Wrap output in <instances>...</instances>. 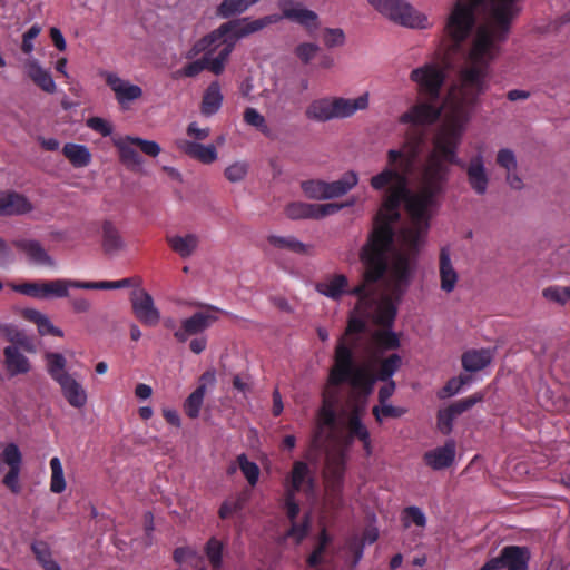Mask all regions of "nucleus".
I'll list each match as a JSON object with an SVG mask.
<instances>
[{
	"mask_svg": "<svg viewBox=\"0 0 570 570\" xmlns=\"http://www.w3.org/2000/svg\"><path fill=\"white\" fill-rule=\"evenodd\" d=\"M373 340L380 352L392 351L400 347V338L391 328H382L373 333Z\"/></svg>",
	"mask_w": 570,
	"mask_h": 570,
	"instance_id": "41",
	"label": "nucleus"
},
{
	"mask_svg": "<svg viewBox=\"0 0 570 570\" xmlns=\"http://www.w3.org/2000/svg\"><path fill=\"white\" fill-rule=\"evenodd\" d=\"M247 494L240 493L235 499L224 501L218 510L219 518L226 520L232 517V514L242 511L247 502Z\"/></svg>",
	"mask_w": 570,
	"mask_h": 570,
	"instance_id": "51",
	"label": "nucleus"
},
{
	"mask_svg": "<svg viewBox=\"0 0 570 570\" xmlns=\"http://www.w3.org/2000/svg\"><path fill=\"white\" fill-rule=\"evenodd\" d=\"M232 51V42L225 46H218V41H216L214 45H210V47L202 50L205 55L200 59L187 63L183 69V73L186 77H195L207 69L218 76L224 71L225 63ZM198 53H200V51Z\"/></svg>",
	"mask_w": 570,
	"mask_h": 570,
	"instance_id": "10",
	"label": "nucleus"
},
{
	"mask_svg": "<svg viewBox=\"0 0 570 570\" xmlns=\"http://www.w3.org/2000/svg\"><path fill=\"white\" fill-rule=\"evenodd\" d=\"M309 530V517L306 514L302 522H291V527L285 533L286 538H293L297 543H301L307 535Z\"/></svg>",
	"mask_w": 570,
	"mask_h": 570,
	"instance_id": "57",
	"label": "nucleus"
},
{
	"mask_svg": "<svg viewBox=\"0 0 570 570\" xmlns=\"http://www.w3.org/2000/svg\"><path fill=\"white\" fill-rule=\"evenodd\" d=\"M348 285L347 277L343 274H336L333 277L316 284V291L332 299H340L346 292Z\"/></svg>",
	"mask_w": 570,
	"mask_h": 570,
	"instance_id": "36",
	"label": "nucleus"
},
{
	"mask_svg": "<svg viewBox=\"0 0 570 570\" xmlns=\"http://www.w3.org/2000/svg\"><path fill=\"white\" fill-rule=\"evenodd\" d=\"M542 296L550 302L563 306L570 301V287L548 286L542 291Z\"/></svg>",
	"mask_w": 570,
	"mask_h": 570,
	"instance_id": "54",
	"label": "nucleus"
},
{
	"mask_svg": "<svg viewBox=\"0 0 570 570\" xmlns=\"http://www.w3.org/2000/svg\"><path fill=\"white\" fill-rule=\"evenodd\" d=\"M470 382L469 376L460 375L450 379L445 385L438 392V397L444 400L458 394L461 389Z\"/></svg>",
	"mask_w": 570,
	"mask_h": 570,
	"instance_id": "53",
	"label": "nucleus"
},
{
	"mask_svg": "<svg viewBox=\"0 0 570 570\" xmlns=\"http://www.w3.org/2000/svg\"><path fill=\"white\" fill-rule=\"evenodd\" d=\"M281 18L278 14H271L253 21H228L198 40L194 45L191 52L198 55L199 51L205 50L216 41H218V46L232 42L234 48L238 39L259 31L268 24L276 23Z\"/></svg>",
	"mask_w": 570,
	"mask_h": 570,
	"instance_id": "4",
	"label": "nucleus"
},
{
	"mask_svg": "<svg viewBox=\"0 0 570 570\" xmlns=\"http://www.w3.org/2000/svg\"><path fill=\"white\" fill-rule=\"evenodd\" d=\"M403 522L405 527H409L410 522H412L417 527L424 528L426 525V517L420 508L407 507L403 510Z\"/></svg>",
	"mask_w": 570,
	"mask_h": 570,
	"instance_id": "59",
	"label": "nucleus"
},
{
	"mask_svg": "<svg viewBox=\"0 0 570 570\" xmlns=\"http://www.w3.org/2000/svg\"><path fill=\"white\" fill-rule=\"evenodd\" d=\"M51 479L50 491L53 493H61L66 490V480L61 461L58 456L50 460Z\"/></svg>",
	"mask_w": 570,
	"mask_h": 570,
	"instance_id": "48",
	"label": "nucleus"
},
{
	"mask_svg": "<svg viewBox=\"0 0 570 570\" xmlns=\"http://www.w3.org/2000/svg\"><path fill=\"white\" fill-rule=\"evenodd\" d=\"M33 209L29 199L17 191L0 193V216H18Z\"/></svg>",
	"mask_w": 570,
	"mask_h": 570,
	"instance_id": "23",
	"label": "nucleus"
},
{
	"mask_svg": "<svg viewBox=\"0 0 570 570\" xmlns=\"http://www.w3.org/2000/svg\"><path fill=\"white\" fill-rule=\"evenodd\" d=\"M278 8L283 18L297 22L305 28L316 29L318 27V16L314 11L303 8L301 3H295L294 0H279Z\"/></svg>",
	"mask_w": 570,
	"mask_h": 570,
	"instance_id": "20",
	"label": "nucleus"
},
{
	"mask_svg": "<svg viewBox=\"0 0 570 570\" xmlns=\"http://www.w3.org/2000/svg\"><path fill=\"white\" fill-rule=\"evenodd\" d=\"M353 205V202L337 204H308L303 202H294L286 206L285 214L291 219H321L326 216L336 214L345 206Z\"/></svg>",
	"mask_w": 570,
	"mask_h": 570,
	"instance_id": "16",
	"label": "nucleus"
},
{
	"mask_svg": "<svg viewBox=\"0 0 570 570\" xmlns=\"http://www.w3.org/2000/svg\"><path fill=\"white\" fill-rule=\"evenodd\" d=\"M304 194L312 199H325V181L320 179H309L301 184Z\"/></svg>",
	"mask_w": 570,
	"mask_h": 570,
	"instance_id": "56",
	"label": "nucleus"
},
{
	"mask_svg": "<svg viewBox=\"0 0 570 570\" xmlns=\"http://www.w3.org/2000/svg\"><path fill=\"white\" fill-rule=\"evenodd\" d=\"M410 80L416 83L420 95L430 101H435L440 97L445 72L436 63H425L411 71Z\"/></svg>",
	"mask_w": 570,
	"mask_h": 570,
	"instance_id": "11",
	"label": "nucleus"
},
{
	"mask_svg": "<svg viewBox=\"0 0 570 570\" xmlns=\"http://www.w3.org/2000/svg\"><path fill=\"white\" fill-rule=\"evenodd\" d=\"M399 302L400 299H396L392 294L383 295L380 299L375 298L371 311V313L373 312L374 323L384 328H392L397 314Z\"/></svg>",
	"mask_w": 570,
	"mask_h": 570,
	"instance_id": "22",
	"label": "nucleus"
},
{
	"mask_svg": "<svg viewBox=\"0 0 570 570\" xmlns=\"http://www.w3.org/2000/svg\"><path fill=\"white\" fill-rule=\"evenodd\" d=\"M455 417L456 415L451 411L450 406L439 410L436 425L442 434L448 435L451 433Z\"/></svg>",
	"mask_w": 570,
	"mask_h": 570,
	"instance_id": "58",
	"label": "nucleus"
},
{
	"mask_svg": "<svg viewBox=\"0 0 570 570\" xmlns=\"http://www.w3.org/2000/svg\"><path fill=\"white\" fill-rule=\"evenodd\" d=\"M305 116L309 120L324 122L333 117L332 101L328 98L313 100L305 110Z\"/></svg>",
	"mask_w": 570,
	"mask_h": 570,
	"instance_id": "39",
	"label": "nucleus"
},
{
	"mask_svg": "<svg viewBox=\"0 0 570 570\" xmlns=\"http://www.w3.org/2000/svg\"><path fill=\"white\" fill-rule=\"evenodd\" d=\"M46 368L49 376L59 385L60 391L68 402L75 409H81L87 403V392L85 387L67 371L66 357L56 352H48L45 355Z\"/></svg>",
	"mask_w": 570,
	"mask_h": 570,
	"instance_id": "5",
	"label": "nucleus"
},
{
	"mask_svg": "<svg viewBox=\"0 0 570 570\" xmlns=\"http://www.w3.org/2000/svg\"><path fill=\"white\" fill-rule=\"evenodd\" d=\"M259 0H224L218 7V13L228 18L236 13L244 12L249 6L258 2Z\"/></svg>",
	"mask_w": 570,
	"mask_h": 570,
	"instance_id": "49",
	"label": "nucleus"
},
{
	"mask_svg": "<svg viewBox=\"0 0 570 570\" xmlns=\"http://www.w3.org/2000/svg\"><path fill=\"white\" fill-rule=\"evenodd\" d=\"M3 461L9 465V469L20 470L21 452L14 443H9L3 450Z\"/></svg>",
	"mask_w": 570,
	"mask_h": 570,
	"instance_id": "64",
	"label": "nucleus"
},
{
	"mask_svg": "<svg viewBox=\"0 0 570 570\" xmlns=\"http://www.w3.org/2000/svg\"><path fill=\"white\" fill-rule=\"evenodd\" d=\"M268 243L276 247V248H284V249H288L293 253H297V254H305L307 252V246L299 242L298 239H296L295 237H283V236H275V235H271L268 236L267 238Z\"/></svg>",
	"mask_w": 570,
	"mask_h": 570,
	"instance_id": "46",
	"label": "nucleus"
},
{
	"mask_svg": "<svg viewBox=\"0 0 570 570\" xmlns=\"http://www.w3.org/2000/svg\"><path fill=\"white\" fill-rule=\"evenodd\" d=\"M530 552L527 547L507 546L480 570H528Z\"/></svg>",
	"mask_w": 570,
	"mask_h": 570,
	"instance_id": "15",
	"label": "nucleus"
},
{
	"mask_svg": "<svg viewBox=\"0 0 570 570\" xmlns=\"http://www.w3.org/2000/svg\"><path fill=\"white\" fill-rule=\"evenodd\" d=\"M166 242L170 249L181 258L190 257L199 246V237L196 234L166 236Z\"/></svg>",
	"mask_w": 570,
	"mask_h": 570,
	"instance_id": "31",
	"label": "nucleus"
},
{
	"mask_svg": "<svg viewBox=\"0 0 570 570\" xmlns=\"http://www.w3.org/2000/svg\"><path fill=\"white\" fill-rule=\"evenodd\" d=\"M206 385L200 384L184 402V411L190 419H197L204 402Z\"/></svg>",
	"mask_w": 570,
	"mask_h": 570,
	"instance_id": "42",
	"label": "nucleus"
},
{
	"mask_svg": "<svg viewBox=\"0 0 570 570\" xmlns=\"http://www.w3.org/2000/svg\"><path fill=\"white\" fill-rule=\"evenodd\" d=\"M364 547H365L364 541H362L360 539V537L356 534L351 535L346 540L345 548H346L347 552L352 556V560L350 563L351 568H355L362 560L363 553H364Z\"/></svg>",
	"mask_w": 570,
	"mask_h": 570,
	"instance_id": "55",
	"label": "nucleus"
},
{
	"mask_svg": "<svg viewBox=\"0 0 570 570\" xmlns=\"http://www.w3.org/2000/svg\"><path fill=\"white\" fill-rule=\"evenodd\" d=\"M248 171L246 163L236 161L225 169V177L230 183H238L245 178Z\"/></svg>",
	"mask_w": 570,
	"mask_h": 570,
	"instance_id": "63",
	"label": "nucleus"
},
{
	"mask_svg": "<svg viewBox=\"0 0 570 570\" xmlns=\"http://www.w3.org/2000/svg\"><path fill=\"white\" fill-rule=\"evenodd\" d=\"M345 470L346 455L343 451H335L326 455L323 476L326 494L333 505L342 503Z\"/></svg>",
	"mask_w": 570,
	"mask_h": 570,
	"instance_id": "9",
	"label": "nucleus"
},
{
	"mask_svg": "<svg viewBox=\"0 0 570 570\" xmlns=\"http://www.w3.org/2000/svg\"><path fill=\"white\" fill-rule=\"evenodd\" d=\"M102 249L106 254L112 255L124 248L125 242L119 229L111 220H104L101 225Z\"/></svg>",
	"mask_w": 570,
	"mask_h": 570,
	"instance_id": "34",
	"label": "nucleus"
},
{
	"mask_svg": "<svg viewBox=\"0 0 570 570\" xmlns=\"http://www.w3.org/2000/svg\"><path fill=\"white\" fill-rule=\"evenodd\" d=\"M488 82L479 71L461 69L460 86L449 96V119L434 137L433 149L420 168L416 190L409 189L407 184L423 142L422 135L407 139L400 149H390L387 166L371 178L370 185L374 190L387 188L363 245V256L373 265L376 275L383 269V254L393 249L394 225L401 218L402 203L411 219V226L402 232L404 243L416 248L426 235L439 198L446 191L450 166L462 165L458 157L462 135L479 97L489 88Z\"/></svg>",
	"mask_w": 570,
	"mask_h": 570,
	"instance_id": "1",
	"label": "nucleus"
},
{
	"mask_svg": "<svg viewBox=\"0 0 570 570\" xmlns=\"http://www.w3.org/2000/svg\"><path fill=\"white\" fill-rule=\"evenodd\" d=\"M224 544L216 537H212L204 547V552L214 570H219L223 566Z\"/></svg>",
	"mask_w": 570,
	"mask_h": 570,
	"instance_id": "43",
	"label": "nucleus"
},
{
	"mask_svg": "<svg viewBox=\"0 0 570 570\" xmlns=\"http://www.w3.org/2000/svg\"><path fill=\"white\" fill-rule=\"evenodd\" d=\"M360 315L361 316L352 315L348 318L344 336L340 338V341L344 340L348 345L354 346V348L356 347V345L358 343V337H352L350 340H347L346 337L353 336L355 334H361L366 331V321L363 318L365 316L362 314H360Z\"/></svg>",
	"mask_w": 570,
	"mask_h": 570,
	"instance_id": "45",
	"label": "nucleus"
},
{
	"mask_svg": "<svg viewBox=\"0 0 570 570\" xmlns=\"http://www.w3.org/2000/svg\"><path fill=\"white\" fill-rule=\"evenodd\" d=\"M401 365V356L399 354H391L380 362L377 373L373 375L366 368L356 364L354 346L341 340L335 346L334 365L330 372V381L334 385L350 383L353 387L364 389L370 392L376 380H392V376Z\"/></svg>",
	"mask_w": 570,
	"mask_h": 570,
	"instance_id": "3",
	"label": "nucleus"
},
{
	"mask_svg": "<svg viewBox=\"0 0 570 570\" xmlns=\"http://www.w3.org/2000/svg\"><path fill=\"white\" fill-rule=\"evenodd\" d=\"M389 255L390 252H385L383 254V269L382 273L375 274L373 271V265L367 262L363 256V247L360 250V261L364 267L363 279L362 282L354 286L351 289L346 288L345 294H350L352 296L357 297V303L355 305V311L358 314L364 316H370L373 304L375 303V289L374 285L381 281L387 273L389 268Z\"/></svg>",
	"mask_w": 570,
	"mask_h": 570,
	"instance_id": "6",
	"label": "nucleus"
},
{
	"mask_svg": "<svg viewBox=\"0 0 570 570\" xmlns=\"http://www.w3.org/2000/svg\"><path fill=\"white\" fill-rule=\"evenodd\" d=\"M347 426L351 438H356L360 441H366L367 438L370 436L367 428L362 423L361 419L356 414H353L348 419Z\"/></svg>",
	"mask_w": 570,
	"mask_h": 570,
	"instance_id": "61",
	"label": "nucleus"
},
{
	"mask_svg": "<svg viewBox=\"0 0 570 570\" xmlns=\"http://www.w3.org/2000/svg\"><path fill=\"white\" fill-rule=\"evenodd\" d=\"M223 95L218 81H213L204 92L200 111L204 116L215 115L222 107Z\"/></svg>",
	"mask_w": 570,
	"mask_h": 570,
	"instance_id": "37",
	"label": "nucleus"
},
{
	"mask_svg": "<svg viewBox=\"0 0 570 570\" xmlns=\"http://www.w3.org/2000/svg\"><path fill=\"white\" fill-rule=\"evenodd\" d=\"M4 364L10 376L26 374L30 371L29 360L19 351L17 346L9 345L3 351Z\"/></svg>",
	"mask_w": 570,
	"mask_h": 570,
	"instance_id": "32",
	"label": "nucleus"
},
{
	"mask_svg": "<svg viewBox=\"0 0 570 570\" xmlns=\"http://www.w3.org/2000/svg\"><path fill=\"white\" fill-rule=\"evenodd\" d=\"M62 154L75 168L86 167L91 161V154L83 145L68 142L63 146Z\"/></svg>",
	"mask_w": 570,
	"mask_h": 570,
	"instance_id": "38",
	"label": "nucleus"
},
{
	"mask_svg": "<svg viewBox=\"0 0 570 570\" xmlns=\"http://www.w3.org/2000/svg\"><path fill=\"white\" fill-rule=\"evenodd\" d=\"M115 145L119 151L120 161L131 170H136L142 165V157L134 146L149 157H157L161 150L156 141L131 136H126L124 140H119Z\"/></svg>",
	"mask_w": 570,
	"mask_h": 570,
	"instance_id": "12",
	"label": "nucleus"
},
{
	"mask_svg": "<svg viewBox=\"0 0 570 570\" xmlns=\"http://www.w3.org/2000/svg\"><path fill=\"white\" fill-rule=\"evenodd\" d=\"M12 289L33 298L68 297L69 288L87 289V282L58 278L46 282H24L13 284Z\"/></svg>",
	"mask_w": 570,
	"mask_h": 570,
	"instance_id": "8",
	"label": "nucleus"
},
{
	"mask_svg": "<svg viewBox=\"0 0 570 570\" xmlns=\"http://www.w3.org/2000/svg\"><path fill=\"white\" fill-rule=\"evenodd\" d=\"M218 317L208 312H196L190 317L181 321L180 328L175 331V338L184 343L189 336L198 335L205 332L214 324Z\"/></svg>",
	"mask_w": 570,
	"mask_h": 570,
	"instance_id": "19",
	"label": "nucleus"
},
{
	"mask_svg": "<svg viewBox=\"0 0 570 570\" xmlns=\"http://www.w3.org/2000/svg\"><path fill=\"white\" fill-rule=\"evenodd\" d=\"M333 117L347 118L354 115L357 110H364L368 106V94L361 95L355 99L334 98L331 99Z\"/></svg>",
	"mask_w": 570,
	"mask_h": 570,
	"instance_id": "29",
	"label": "nucleus"
},
{
	"mask_svg": "<svg viewBox=\"0 0 570 570\" xmlns=\"http://www.w3.org/2000/svg\"><path fill=\"white\" fill-rule=\"evenodd\" d=\"M492 352L488 348L469 350L462 354V367L466 372H478L485 368L492 361Z\"/></svg>",
	"mask_w": 570,
	"mask_h": 570,
	"instance_id": "33",
	"label": "nucleus"
},
{
	"mask_svg": "<svg viewBox=\"0 0 570 570\" xmlns=\"http://www.w3.org/2000/svg\"><path fill=\"white\" fill-rule=\"evenodd\" d=\"M99 76L115 95V99L121 110H128L131 104L142 97V89L128 80L120 78L117 73L102 70Z\"/></svg>",
	"mask_w": 570,
	"mask_h": 570,
	"instance_id": "14",
	"label": "nucleus"
},
{
	"mask_svg": "<svg viewBox=\"0 0 570 570\" xmlns=\"http://www.w3.org/2000/svg\"><path fill=\"white\" fill-rule=\"evenodd\" d=\"M139 277H128L119 281L87 282V289H118L140 285Z\"/></svg>",
	"mask_w": 570,
	"mask_h": 570,
	"instance_id": "47",
	"label": "nucleus"
},
{
	"mask_svg": "<svg viewBox=\"0 0 570 570\" xmlns=\"http://www.w3.org/2000/svg\"><path fill=\"white\" fill-rule=\"evenodd\" d=\"M483 400V395L480 393H475L473 395H470L468 397L461 399L459 401H455L454 403L450 404L451 411L454 412L456 416L464 413L465 411L473 407L476 403L481 402Z\"/></svg>",
	"mask_w": 570,
	"mask_h": 570,
	"instance_id": "62",
	"label": "nucleus"
},
{
	"mask_svg": "<svg viewBox=\"0 0 570 570\" xmlns=\"http://www.w3.org/2000/svg\"><path fill=\"white\" fill-rule=\"evenodd\" d=\"M13 246L23 252L28 258L38 265L52 266L53 261L41 246L38 240L35 239H17L13 242Z\"/></svg>",
	"mask_w": 570,
	"mask_h": 570,
	"instance_id": "30",
	"label": "nucleus"
},
{
	"mask_svg": "<svg viewBox=\"0 0 570 570\" xmlns=\"http://www.w3.org/2000/svg\"><path fill=\"white\" fill-rule=\"evenodd\" d=\"M381 14L409 28L426 29L429 19L404 0H367Z\"/></svg>",
	"mask_w": 570,
	"mask_h": 570,
	"instance_id": "7",
	"label": "nucleus"
},
{
	"mask_svg": "<svg viewBox=\"0 0 570 570\" xmlns=\"http://www.w3.org/2000/svg\"><path fill=\"white\" fill-rule=\"evenodd\" d=\"M177 147L187 156L206 165L212 164L217 159V149L214 145L205 146L196 141L183 139L177 141Z\"/></svg>",
	"mask_w": 570,
	"mask_h": 570,
	"instance_id": "27",
	"label": "nucleus"
},
{
	"mask_svg": "<svg viewBox=\"0 0 570 570\" xmlns=\"http://www.w3.org/2000/svg\"><path fill=\"white\" fill-rule=\"evenodd\" d=\"M237 463L249 485L255 487L261 474L259 466L255 462L249 461L244 453L237 456Z\"/></svg>",
	"mask_w": 570,
	"mask_h": 570,
	"instance_id": "50",
	"label": "nucleus"
},
{
	"mask_svg": "<svg viewBox=\"0 0 570 570\" xmlns=\"http://www.w3.org/2000/svg\"><path fill=\"white\" fill-rule=\"evenodd\" d=\"M358 183V177L355 171L345 173L340 179L327 183L325 181V199L341 197L347 194Z\"/></svg>",
	"mask_w": 570,
	"mask_h": 570,
	"instance_id": "35",
	"label": "nucleus"
},
{
	"mask_svg": "<svg viewBox=\"0 0 570 570\" xmlns=\"http://www.w3.org/2000/svg\"><path fill=\"white\" fill-rule=\"evenodd\" d=\"M31 551L45 570H61V567L53 559L52 552L45 541H35L31 544Z\"/></svg>",
	"mask_w": 570,
	"mask_h": 570,
	"instance_id": "40",
	"label": "nucleus"
},
{
	"mask_svg": "<svg viewBox=\"0 0 570 570\" xmlns=\"http://www.w3.org/2000/svg\"><path fill=\"white\" fill-rule=\"evenodd\" d=\"M304 485H307L311 490L314 488L313 473L307 463L303 461H295L293 463L291 473L286 479L285 492L297 494Z\"/></svg>",
	"mask_w": 570,
	"mask_h": 570,
	"instance_id": "25",
	"label": "nucleus"
},
{
	"mask_svg": "<svg viewBox=\"0 0 570 570\" xmlns=\"http://www.w3.org/2000/svg\"><path fill=\"white\" fill-rule=\"evenodd\" d=\"M323 42L327 48L341 47L345 43V33L340 28H325Z\"/></svg>",
	"mask_w": 570,
	"mask_h": 570,
	"instance_id": "60",
	"label": "nucleus"
},
{
	"mask_svg": "<svg viewBox=\"0 0 570 570\" xmlns=\"http://www.w3.org/2000/svg\"><path fill=\"white\" fill-rule=\"evenodd\" d=\"M455 459V442L448 440L443 446H438L424 453L423 460L433 470L449 468Z\"/></svg>",
	"mask_w": 570,
	"mask_h": 570,
	"instance_id": "24",
	"label": "nucleus"
},
{
	"mask_svg": "<svg viewBox=\"0 0 570 570\" xmlns=\"http://www.w3.org/2000/svg\"><path fill=\"white\" fill-rule=\"evenodd\" d=\"M132 312L136 318L147 326H155L160 320V313L154 304L151 295L145 289H134L130 294Z\"/></svg>",
	"mask_w": 570,
	"mask_h": 570,
	"instance_id": "17",
	"label": "nucleus"
},
{
	"mask_svg": "<svg viewBox=\"0 0 570 570\" xmlns=\"http://www.w3.org/2000/svg\"><path fill=\"white\" fill-rule=\"evenodd\" d=\"M244 121L256 128L264 136L271 137V129L267 126L266 119L255 108L247 107L244 111Z\"/></svg>",
	"mask_w": 570,
	"mask_h": 570,
	"instance_id": "52",
	"label": "nucleus"
},
{
	"mask_svg": "<svg viewBox=\"0 0 570 570\" xmlns=\"http://www.w3.org/2000/svg\"><path fill=\"white\" fill-rule=\"evenodd\" d=\"M519 0H456L444 26V35L459 50L476 23L478 11H487L489 20L476 29L466 56L465 69H474L489 80L490 65L501 53V45L508 39Z\"/></svg>",
	"mask_w": 570,
	"mask_h": 570,
	"instance_id": "2",
	"label": "nucleus"
},
{
	"mask_svg": "<svg viewBox=\"0 0 570 570\" xmlns=\"http://www.w3.org/2000/svg\"><path fill=\"white\" fill-rule=\"evenodd\" d=\"M407 410L401 406H394L389 402L377 404L372 407V414L377 423H382L385 419H399L403 416Z\"/></svg>",
	"mask_w": 570,
	"mask_h": 570,
	"instance_id": "44",
	"label": "nucleus"
},
{
	"mask_svg": "<svg viewBox=\"0 0 570 570\" xmlns=\"http://www.w3.org/2000/svg\"><path fill=\"white\" fill-rule=\"evenodd\" d=\"M415 268L414 259L407 254H400L389 274L390 294L396 299H401L410 286Z\"/></svg>",
	"mask_w": 570,
	"mask_h": 570,
	"instance_id": "13",
	"label": "nucleus"
},
{
	"mask_svg": "<svg viewBox=\"0 0 570 570\" xmlns=\"http://www.w3.org/2000/svg\"><path fill=\"white\" fill-rule=\"evenodd\" d=\"M462 165H456L465 169L469 186L476 195H484L490 183L489 175L484 166V159L481 154L473 156L466 164L460 159Z\"/></svg>",
	"mask_w": 570,
	"mask_h": 570,
	"instance_id": "18",
	"label": "nucleus"
},
{
	"mask_svg": "<svg viewBox=\"0 0 570 570\" xmlns=\"http://www.w3.org/2000/svg\"><path fill=\"white\" fill-rule=\"evenodd\" d=\"M27 76L31 81L47 94L56 92V83L49 70L42 68L37 59H27L23 63Z\"/></svg>",
	"mask_w": 570,
	"mask_h": 570,
	"instance_id": "26",
	"label": "nucleus"
},
{
	"mask_svg": "<svg viewBox=\"0 0 570 570\" xmlns=\"http://www.w3.org/2000/svg\"><path fill=\"white\" fill-rule=\"evenodd\" d=\"M440 286L445 293H451L458 283V273L453 267L448 247H442L439 256Z\"/></svg>",
	"mask_w": 570,
	"mask_h": 570,
	"instance_id": "28",
	"label": "nucleus"
},
{
	"mask_svg": "<svg viewBox=\"0 0 570 570\" xmlns=\"http://www.w3.org/2000/svg\"><path fill=\"white\" fill-rule=\"evenodd\" d=\"M440 115L441 109L433 104L420 102L401 115L400 122L414 126L431 125L439 119Z\"/></svg>",
	"mask_w": 570,
	"mask_h": 570,
	"instance_id": "21",
	"label": "nucleus"
}]
</instances>
